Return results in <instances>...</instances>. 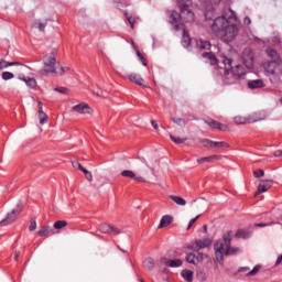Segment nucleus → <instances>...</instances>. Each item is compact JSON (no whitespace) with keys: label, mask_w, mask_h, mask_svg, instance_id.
I'll return each mask as SVG.
<instances>
[{"label":"nucleus","mask_w":282,"mask_h":282,"mask_svg":"<svg viewBox=\"0 0 282 282\" xmlns=\"http://www.w3.org/2000/svg\"><path fill=\"white\" fill-rule=\"evenodd\" d=\"M171 120L178 127H186V124H188V121H186L184 118H178V119L171 118Z\"/></svg>","instance_id":"nucleus-42"},{"label":"nucleus","mask_w":282,"mask_h":282,"mask_svg":"<svg viewBox=\"0 0 282 282\" xmlns=\"http://www.w3.org/2000/svg\"><path fill=\"white\" fill-rule=\"evenodd\" d=\"M172 142H175V144H184L186 142V138H180V137H174L173 134L170 135Z\"/></svg>","instance_id":"nucleus-44"},{"label":"nucleus","mask_w":282,"mask_h":282,"mask_svg":"<svg viewBox=\"0 0 282 282\" xmlns=\"http://www.w3.org/2000/svg\"><path fill=\"white\" fill-rule=\"evenodd\" d=\"M212 243L213 240L209 238L198 239L194 245L189 246L188 249L194 250V252H199V250L210 247Z\"/></svg>","instance_id":"nucleus-8"},{"label":"nucleus","mask_w":282,"mask_h":282,"mask_svg":"<svg viewBox=\"0 0 282 282\" xmlns=\"http://www.w3.org/2000/svg\"><path fill=\"white\" fill-rule=\"evenodd\" d=\"M230 144H228L226 141H214V149H228Z\"/></svg>","instance_id":"nucleus-38"},{"label":"nucleus","mask_w":282,"mask_h":282,"mask_svg":"<svg viewBox=\"0 0 282 282\" xmlns=\"http://www.w3.org/2000/svg\"><path fill=\"white\" fill-rule=\"evenodd\" d=\"M228 23L229 22L226 18L218 17L214 20L212 24V31L216 36H220L226 30V26L228 25Z\"/></svg>","instance_id":"nucleus-6"},{"label":"nucleus","mask_w":282,"mask_h":282,"mask_svg":"<svg viewBox=\"0 0 282 282\" xmlns=\"http://www.w3.org/2000/svg\"><path fill=\"white\" fill-rule=\"evenodd\" d=\"M151 124L153 127V129H155V131H158V129H160V127L158 126V123L155 121H151Z\"/></svg>","instance_id":"nucleus-58"},{"label":"nucleus","mask_w":282,"mask_h":282,"mask_svg":"<svg viewBox=\"0 0 282 282\" xmlns=\"http://www.w3.org/2000/svg\"><path fill=\"white\" fill-rule=\"evenodd\" d=\"M14 259H15V261H19V251H15Z\"/></svg>","instance_id":"nucleus-61"},{"label":"nucleus","mask_w":282,"mask_h":282,"mask_svg":"<svg viewBox=\"0 0 282 282\" xmlns=\"http://www.w3.org/2000/svg\"><path fill=\"white\" fill-rule=\"evenodd\" d=\"M191 6V0H178V8L181 9V13L184 17L186 14L185 21L191 23V21H195V13L188 9Z\"/></svg>","instance_id":"nucleus-7"},{"label":"nucleus","mask_w":282,"mask_h":282,"mask_svg":"<svg viewBox=\"0 0 282 282\" xmlns=\"http://www.w3.org/2000/svg\"><path fill=\"white\" fill-rule=\"evenodd\" d=\"M203 57L209 61L210 65H217V56L212 52L203 53Z\"/></svg>","instance_id":"nucleus-29"},{"label":"nucleus","mask_w":282,"mask_h":282,"mask_svg":"<svg viewBox=\"0 0 282 282\" xmlns=\"http://www.w3.org/2000/svg\"><path fill=\"white\" fill-rule=\"evenodd\" d=\"M124 17L130 24L131 30L135 28L137 18L133 15H130L129 12L124 11Z\"/></svg>","instance_id":"nucleus-32"},{"label":"nucleus","mask_w":282,"mask_h":282,"mask_svg":"<svg viewBox=\"0 0 282 282\" xmlns=\"http://www.w3.org/2000/svg\"><path fill=\"white\" fill-rule=\"evenodd\" d=\"M90 109L91 108H89V105L85 102L73 106V111H76V113H89Z\"/></svg>","instance_id":"nucleus-18"},{"label":"nucleus","mask_w":282,"mask_h":282,"mask_svg":"<svg viewBox=\"0 0 282 282\" xmlns=\"http://www.w3.org/2000/svg\"><path fill=\"white\" fill-rule=\"evenodd\" d=\"M214 6H219L221 3V0H210Z\"/></svg>","instance_id":"nucleus-60"},{"label":"nucleus","mask_w":282,"mask_h":282,"mask_svg":"<svg viewBox=\"0 0 282 282\" xmlns=\"http://www.w3.org/2000/svg\"><path fill=\"white\" fill-rule=\"evenodd\" d=\"M37 113L40 118V124H45L47 123V115L43 111V101L39 100L37 101Z\"/></svg>","instance_id":"nucleus-14"},{"label":"nucleus","mask_w":282,"mask_h":282,"mask_svg":"<svg viewBox=\"0 0 282 282\" xmlns=\"http://www.w3.org/2000/svg\"><path fill=\"white\" fill-rule=\"evenodd\" d=\"M54 229L50 226H43L41 230L37 232L39 237H50Z\"/></svg>","instance_id":"nucleus-25"},{"label":"nucleus","mask_w":282,"mask_h":282,"mask_svg":"<svg viewBox=\"0 0 282 282\" xmlns=\"http://www.w3.org/2000/svg\"><path fill=\"white\" fill-rule=\"evenodd\" d=\"M172 202H174V204H176L177 206H186V199H184L181 196H175V195H170L169 196Z\"/></svg>","instance_id":"nucleus-28"},{"label":"nucleus","mask_w":282,"mask_h":282,"mask_svg":"<svg viewBox=\"0 0 282 282\" xmlns=\"http://www.w3.org/2000/svg\"><path fill=\"white\" fill-rule=\"evenodd\" d=\"M20 80H23L31 89H36V79L32 77H22Z\"/></svg>","instance_id":"nucleus-26"},{"label":"nucleus","mask_w":282,"mask_h":282,"mask_svg":"<svg viewBox=\"0 0 282 282\" xmlns=\"http://www.w3.org/2000/svg\"><path fill=\"white\" fill-rule=\"evenodd\" d=\"M14 78V74L11 72H3L2 73V79L3 80H12Z\"/></svg>","instance_id":"nucleus-46"},{"label":"nucleus","mask_w":282,"mask_h":282,"mask_svg":"<svg viewBox=\"0 0 282 282\" xmlns=\"http://www.w3.org/2000/svg\"><path fill=\"white\" fill-rule=\"evenodd\" d=\"M143 268H145V270H153V268H155V261L153 258L145 259L143 261Z\"/></svg>","instance_id":"nucleus-30"},{"label":"nucleus","mask_w":282,"mask_h":282,"mask_svg":"<svg viewBox=\"0 0 282 282\" xmlns=\"http://www.w3.org/2000/svg\"><path fill=\"white\" fill-rule=\"evenodd\" d=\"M272 184H274V181H272V180L261 181L258 186L257 195H261V193H268V191H270V188H272Z\"/></svg>","instance_id":"nucleus-12"},{"label":"nucleus","mask_w":282,"mask_h":282,"mask_svg":"<svg viewBox=\"0 0 282 282\" xmlns=\"http://www.w3.org/2000/svg\"><path fill=\"white\" fill-rule=\"evenodd\" d=\"M223 63L225 65V74H228L232 69V59L224 57Z\"/></svg>","instance_id":"nucleus-34"},{"label":"nucleus","mask_w":282,"mask_h":282,"mask_svg":"<svg viewBox=\"0 0 282 282\" xmlns=\"http://www.w3.org/2000/svg\"><path fill=\"white\" fill-rule=\"evenodd\" d=\"M133 180H134V182H144V177H142V176H135V174H134Z\"/></svg>","instance_id":"nucleus-55"},{"label":"nucleus","mask_w":282,"mask_h":282,"mask_svg":"<svg viewBox=\"0 0 282 282\" xmlns=\"http://www.w3.org/2000/svg\"><path fill=\"white\" fill-rule=\"evenodd\" d=\"M182 17H186V14L182 15V12L180 14L176 11H172L171 14H170V19L172 20V23H177V20L182 19Z\"/></svg>","instance_id":"nucleus-37"},{"label":"nucleus","mask_w":282,"mask_h":282,"mask_svg":"<svg viewBox=\"0 0 282 282\" xmlns=\"http://www.w3.org/2000/svg\"><path fill=\"white\" fill-rule=\"evenodd\" d=\"M249 89H263V80L261 79H253L248 82Z\"/></svg>","instance_id":"nucleus-20"},{"label":"nucleus","mask_w":282,"mask_h":282,"mask_svg":"<svg viewBox=\"0 0 282 282\" xmlns=\"http://www.w3.org/2000/svg\"><path fill=\"white\" fill-rule=\"evenodd\" d=\"M235 237H236V239H248V237H250V232H248L247 230H243V229H239L235 234Z\"/></svg>","instance_id":"nucleus-33"},{"label":"nucleus","mask_w":282,"mask_h":282,"mask_svg":"<svg viewBox=\"0 0 282 282\" xmlns=\"http://www.w3.org/2000/svg\"><path fill=\"white\" fill-rule=\"evenodd\" d=\"M171 224H173V216L164 215L160 220L159 228H166V226H171Z\"/></svg>","instance_id":"nucleus-21"},{"label":"nucleus","mask_w":282,"mask_h":282,"mask_svg":"<svg viewBox=\"0 0 282 282\" xmlns=\"http://www.w3.org/2000/svg\"><path fill=\"white\" fill-rule=\"evenodd\" d=\"M65 226H67L66 220H57L54 223L53 228H55V230H62V228H65Z\"/></svg>","instance_id":"nucleus-41"},{"label":"nucleus","mask_w":282,"mask_h":282,"mask_svg":"<svg viewBox=\"0 0 282 282\" xmlns=\"http://www.w3.org/2000/svg\"><path fill=\"white\" fill-rule=\"evenodd\" d=\"M17 65H23V64H21L19 62H6V61L1 59L0 61V72H1V69H6L8 67H14Z\"/></svg>","instance_id":"nucleus-27"},{"label":"nucleus","mask_w":282,"mask_h":282,"mask_svg":"<svg viewBox=\"0 0 282 282\" xmlns=\"http://www.w3.org/2000/svg\"><path fill=\"white\" fill-rule=\"evenodd\" d=\"M243 78H246V69L238 64L234 66L230 72L225 74L224 83L226 85H237V83Z\"/></svg>","instance_id":"nucleus-3"},{"label":"nucleus","mask_w":282,"mask_h":282,"mask_svg":"<svg viewBox=\"0 0 282 282\" xmlns=\"http://www.w3.org/2000/svg\"><path fill=\"white\" fill-rule=\"evenodd\" d=\"M34 26L37 28V30H40V32H45V28H47V20H45L44 22L41 20H37L34 23Z\"/></svg>","instance_id":"nucleus-36"},{"label":"nucleus","mask_w":282,"mask_h":282,"mask_svg":"<svg viewBox=\"0 0 282 282\" xmlns=\"http://www.w3.org/2000/svg\"><path fill=\"white\" fill-rule=\"evenodd\" d=\"M200 258H197V256H195V253H187L186 256V261L187 263H192L193 265H197V263H199V261H204V258L206 256H204V253H199Z\"/></svg>","instance_id":"nucleus-15"},{"label":"nucleus","mask_w":282,"mask_h":282,"mask_svg":"<svg viewBox=\"0 0 282 282\" xmlns=\"http://www.w3.org/2000/svg\"><path fill=\"white\" fill-rule=\"evenodd\" d=\"M224 240H218L214 245V250H215V261L218 263H221L224 261V254L226 257H230L232 254H237L240 249L237 247H231L230 243L232 241V231H227L224 237Z\"/></svg>","instance_id":"nucleus-1"},{"label":"nucleus","mask_w":282,"mask_h":282,"mask_svg":"<svg viewBox=\"0 0 282 282\" xmlns=\"http://www.w3.org/2000/svg\"><path fill=\"white\" fill-rule=\"evenodd\" d=\"M129 82L134 83L135 85H139V87H144V79L139 74H130L129 75Z\"/></svg>","instance_id":"nucleus-19"},{"label":"nucleus","mask_w":282,"mask_h":282,"mask_svg":"<svg viewBox=\"0 0 282 282\" xmlns=\"http://www.w3.org/2000/svg\"><path fill=\"white\" fill-rule=\"evenodd\" d=\"M279 65H281V62L270 61V62L264 63V69H265V72H268V74H274L276 72V67H279Z\"/></svg>","instance_id":"nucleus-17"},{"label":"nucleus","mask_w":282,"mask_h":282,"mask_svg":"<svg viewBox=\"0 0 282 282\" xmlns=\"http://www.w3.org/2000/svg\"><path fill=\"white\" fill-rule=\"evenodd\" d=\"M249 122H250V119H247L245 117H241V116L235 117L236 124H249Z\"/></svg>","instance_id":"nucleus-39"},{"label":"nucleus","mask_w":282,"mask_h":282,"mask_svg":"<svg viewBox=\"0 0 282 282\" xmlns=\"http://www.w3.org/2000/svg\"><path fill=\"white\" fill-rule=\"evenodd\" d=\"M137 56H138V58H140L142 65H144V67H147L148 63H147V58H144V55H142V53H140V51H137Z\"/></svg>","instance_id":"nucleus-48"},{"label":"nucleus","mask_w":282,"mask_h":282,"mask_svg":"<svg viewBox=\"0 0 282 282\" xmlns=\"http://www.w3.org/2000/svg\"><path fill=\"white\" fill-rule=\"evenodd\" d=\"M44 69L40 70L39 76H47V74H52V76H64L65 72H69V67L61 66L59 69H56V55L51 53L43 57Z\"/></svg>","instance_id":"nucleus-2"},{"label":"nucleus","mask_w":282,"mask_h":282,"mask_svg":"<svg viewBox=\"0 0 282 282\" xmlns=\"http://www.w3.org/2000/svg\"><path fill=\"white\" fill-rule=\"evenodd\" d=\"M248 270H250V268L248 267H242L238 270V272H248Z\"/></svg>","instance_id":"nucleus-59"},{"label":"nucleus","mask_w":282,"mask_h":282,"mask_svg":"<svg viewBox=\"0 0 282 282\" xmlns=\"http://www.w3.org/2000/svg\"><path fill=\"white\" fill-rule=\"evenodd\" d=\"M223 18H225L228 23H230V21H237V14L232 10H228L227 12H225Z\"/></svg>","instance_id":"nucleus-31"},{"label":"nucleus","mask_w":282,"mask_h":282,"mask_svg":"<svg viewBox=\"0 0 282 282\" xmlns=\"http://www.w3.org/2000/svg\"><path fill=\"white\" fill-rule=\"evenodd\" d=\"M183 24H176L175 30H181Z\"/></svg>","instance_id":"nucleus-63"},{"label":"nucleus","mask_w":282,"mask_h":282,"mask_svg":"<svg viewBox=\"0 0 282 282\" xmlns=\"http://www.w3.org/2000/svg\"><path fill=\"white\" fill-rule=\"evenodd\" d=\"M54 91H57L58 94H64L65 96L69 94V89H67L66 87H56L54 88Z\"/></svg>","instance_id":"nucleus-47"},{"label":"nucleus","mask_w":282,"mask_h":282,"mask_svg":"<svg viewBox=\"0 0 282 282\" xmlns=\"http://www.w3.org/2000/svg\"><path fill=\"white\" fill-rule=\"evenodd\" d=\"M74 169H79V171L83 169V165L78 162H73Z\"/></svg>","instance_id":"nucleus-54"},{"label":"nucleus","mask_w":282,"mask_h":282,"mask_svg":"<svg viewBox=\"0 0 282 282\" xmlns=\"http://www.w3.org/2000/svg\"><path fill=\"white\" fill-rule=\"evenodd\" d=\"M217 160H221V156L213 154L210 156H204V158L197 159V164H206V162L208 164H213V162H217Z\"/></svg>","instance_id":"nucleus-16"},{"label":"nucleus","mask_w":282,"mask_h":282,"mask_svg":"<svg viewBox=\"0 0 282 282\" xmlns=\"http://www.w3.org/2000/svg\"><path fill=\"white\" fill-rule=\"evenodd\" d=\"M242 61H243L246 67H248V69H252V67H254V54L252 53V51L250 48H246L243 51Z\"/></svg>","instance_id":"nucleus-9"},{"label":"nucleus","mask_w":282,"mask_h":282,"mask_svg":"<svg viewBox=\"0 0 282 282\" xmlns=\"http://www.w3.org/2000/svg\"><path fill=\"white\" fill-rule=\"evenodd\" d=\"M205 124L210 127V129H217L218 131H228V126L220 123L214 119H205Z\"/></svg>","instance_id":"nucleus-11"},{"label":"nucleus","mask_w":282,"mask_h":282,"mask_svg":"<svg viewBox=\"0 0 282 282\" xmlns=\"http://www.w3.org/2000/svg\"><path fill=\"white\" fill-rule=\"evenodd\" d=\"M182 45L183 47L191 46V35L188 34V31L186 29H183Z\"/></svg>","instance_id":"nucleus-24"},{"label":"nucleus","mask_w":282,"mask_h":282,"mask_svg":"<svg viewBox=\"0 0 282 282\" xmlns=\"http://www.w3.org/2000/svg\"><path fill=\"white\" fill-rule=\"evenodd\" d=\"M200 144H203V147H205V149H214L215 141H213L210 139H204L200 141Z\"/></svg>","instance_id":"nucleus-40"},{"label":"nucleus","mask_w":282,"mask_h":282,"mask_svg":"<svg viewBox=\"0 0 282 282\" xmlns=\"http://www.w3.org/2000/svg\"><path fill=\"white\" fill-rule=\"evenodd\" d=\"M263 175H265V172L263 170H258L253 172V177H263Z\"/></svg>","instance_id":"nucleus-49"},{"label":"nucleus","mask_w":282,"mask_h":282,"mask_svg":"<svg viewBox=\"0 0 282 282\" xmlns=\"http://www.w3.org/2000/svg\"><path fill=\"white\" fill-rule=\"evenodd\" d=\"M121 176L122 177H128L129 180H133V177H135V174L131 170H124V171L121 172Z\"/></svg>","instance_id":"nucleus-43"},{"label":"nucleus","mask_w":282,"mask_h":282,"mask_svg":"<svg viewBox=\"0 0 282 282\" xmlns=\"http://www.w3.org/2000/svg\"><path fill=\"white\" fill-rule=\"evenodd\" d=\"M29 230L31 232H34V230H36V220L35 219H31V224L29 226Z\"/></svg>","instance_id":"nucleus-51"},{"label":"nucleus","mask_w":282,"mask_h":282,"mask_svg":"<svg viewBox=\"0 0 282 282\" xmlns=\"http://www.w3.org/2000/svg\"><path fill=\"white\" fill-rule=\"evenodd\" d=\"M274 223H267V224H263V223H259V224H256V228H265V226H273Z\"/></svg>","instance_id":"nucleus-52"},{"label":"nucleus","mask_w":282,"mask_h":282,"mask_svg":"<svg viewBox=\"0 0 282 282\" xmlns=\"http://www.w3.org/2000/svg\"><path fill=\"white\" fill-rule=\"evenodd\" d=\"M80 171H83L85 175H87V173H89V171L85 167H82Z\"/></svg>","instance_id":"nucleus-62"},{"label":"nucleus","mask_w":282,"mask_h":282,"mask_svg":"<svg viewBox=\"0 0 282 282\" xmlns=\"http://www.w3.org/2000/svg\"><path fill=\"white\" fill-rule=\"evenodd\" d=\"M21 213H23V205L18 204L17 208L12 209V212L7 214L6 218L0 221V226H10V224H14L17 217H19Z\"/></svg>","instance_id":"nucleus-5"},{"label":"nucleus","mask_w":282,"mask_h":282,"mask_svg":"<svg viewBox=\"0 0 282 282\" xmlns=\"http://www.w3.org/2000/svg\"><path fill=\"white\" fill-rule=\"evenodd\" d=\"M85 176H86V180L88 182H93L94 181V175H91V172H88L87 174H85Z\"/></svg>","instance_id":"nucleus-53"},{"label":"nucleus","mask_w":282,"mask_h":282,"mask_svg":"<svg viewBox=\"0 0 282 282\" xmlns=\"http://www.w3.org/2000/svg\"><path fill=\"white\" fill-rule=\"evenodd\" d=\"M267 54L271 58V61H273L275 63H281V57L279 56V53L275 50L268 48Z\"/></svg>","instance_id":"nucleus-23"},{"label":"nucleus","mask_w":282,"mask_h":282,"mask_svg":"<svg viewBox=\"0 0 282 282\" xmlns=\"http://www.w3.org/2000/svg\"><path fill=\"white\" fill-rule=\"evenodd\" d=\"M208 226L207 225H204V229L207 230Z\"/></svg>","instance_id":"nucleus-64"},{"label":"nucleus","mask_w":282,"mask_h":282,"mask_svg":"<svg viewBox=\"0 0 282 282\" xmlns=\"http://www.w3.org/2000/svg\"><path fill=\"white\" fill-rule=\"evenodd\" d=\"M196 47H198V50H210L213 45L209 41L199 39L196 40Z\"/></svg>","instance_id":"nucleus-22"},{"label":"nucleus","mask_w":282,"mask_h":282,"mask_svg":"<svg viewBox=\"0 0 282 282\" xmlns=\"http://www.w3.org/2000/svg\"><path fill=\"white\" fill-rule=\"evenodd\" d=\"M160 262L167 268H182L183 263L181 259L169 260L166 258H161Z\"/></svg>","instance_id":"nucleus-13"},{"label":"nucleus","mask_w":282,"mask_h":282,"mask_svg":"<svg viewBox=\"0 0 282 282\" xmlns=\"http://www.w3.org/2000/svg\"><path fill=\"white\" fill-rule=\"evenodd\" d=\"M181 276L187 282H193V271L191 270H183Z\"/></svg>","instance_id":"nucleus-35"},{"label":"nucleus","mask_w":282,"mask_h":282,"mask_svg":"<svg viewBox=\"0 0 282 282\" xmlns=\"http://www.w3.org/2000/svg\"><path fill=\"white\" fill-rule=\"evenodd\" d=\"M259 270H261V265L257 264L250 272L247 273V276H257V274H259Z\"/></svg>","instance_id":"nucleus-45"},{"label":"nucleus","mask_w":282,"mask_h":282,"mask_svg":"<svg viewBox=\"0 0 282 282\" xmlns=\"http://www.w3.org/2000/svg\"><path fill=\"white\" fill-rule=\"evenodd\" d=\"M202 217V215L196 216L195 218L191 219L187 226V230H191V228L193 227V225L195 224V221H197V219H199Z\"/></svg>","instance_id":"nucleus-50"},{"label":"nucleus","mask_w":282,"mask_h":282,"mask_svg":"<svg viewBox=\"0 0 282 282\" xmlns=\"http://www.w3.org/2000/svg\"><path fill=\"white\" fill-rule=\"evenodd\" d=\"M99 232H102L104 235H120V229L104 223L99 225L98 227Z\"/></svg>","instance_id":"nucleus-10"},{"label":"nucleus","mask_w":282,"mask_h":282,"mask_svg":"<svg viewBox=\"0 0 282 282\" xmlns=\"http://www.w3.org/2000/svg\"><path fill=\"white\" fill-rule=\"evenodd\" d=\"M243 23L245 25H250L252 21L250 20V18H245Z\"/></svg>","instance_id":"nucleus-57"},{"label":"nucleus","mask_w":282,"mask_h":282,"mask_svg":"<svg viewBox=\"0 0 282 282\" xmlns=\"http://www.w3.org/2000/svg\"><path fill=\"white\" fill-rule=\"evenodd\" d=\"M237 34H239V28H237V24H230V22H228L219 37L224 43H231V41L237 39Z\"/></svg>","instance_id":"nucleus-4"},{"label":"nucleus","mask_w":282,"mask_h":282,"mask_svg":"<svg viewBox=\"0 0 282 282\" xmlns=\"http://www.w3.org/2000/svg\"><path fill=\"white\" fill-rule=\"evenodd\" d=\"M274 158H282V150H278L274 152Z\"/></svg>","instance_id":"nucleus-56"}]
</instances>
